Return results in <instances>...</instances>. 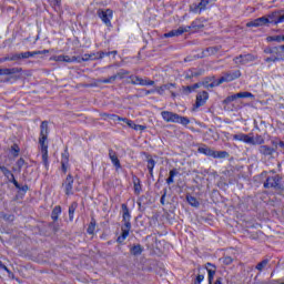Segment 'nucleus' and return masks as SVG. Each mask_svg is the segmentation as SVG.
<instances>
[{
    "mask_svg": "<svg viewBox=\"0 0 284 284\" xmlns=\"http://www.w3.org/2000/svg\"><path fill=\"white\" fill-rule=\"evenodd\" d=\"M11 152H12L13 156H19V152H20L19 145L13 144L11 146Z\"/></svg>",
    "mask_w": 284,
    "mask_h": 284,
    "instance_id": "obj_47",
    "label": "nucleus"
},
{
    "mask_svg": "<svg viewBox=\"0 0 284 284\" xmlns=\"http://www.w3.org/2000/svg\"><path fill=\"white\" fill-rule=\"evenodd\" d=\"M237 99H254V94H252L251 92H240L236 93Z\"/></svg>",
    "mask_w": 284,
    "mask_h": 284,
    "instance_id": "obj_32",
    "label": "nucleus"
},
{
    "mask_svg": "<svg viewBox=\"0 0 284 284\" xmlns=\"http://www.w3.org/2000/svg\"><path fill=\"white\" fill-rule=\"evenodd\" d=\"M209 4L210 0H201L200 3L197 4V10H200L201 12L202 10H205Z\"/></svg>",
    "mask_w": 284,
    "mask_h": 284,
    "instance_id": "obj_39",
    "label": "nucleus"
},
{
    "mask_svg": "<svg viewBox=\"0 0 284 284\" xmlns=\"http://www.w3.org/2000/svg\"><path fill=\"white\" fill-rule=\"evenodd\" d=\"M203 281H205V275L200 274L196 276L195 284H201V283H203Z\"/></svg>",
    "mask_w": 284,
    "mask_h": 284,
    "instance_id": "obj_50",
    "label": "nucleus"
},
{
    "mask_svg": "<svg viewBox=\"0 0 284 284\" xmlns=\"http://www.w3.org/2000/svg\"><path fill=\"white\" fill-rule=\"evenodd\" d=\"M281 54H284V45L277 47V55L281 57Z\"/></svg>",
    "mask_w": 284,
    "mask_h": 284,
    "instance_id": "obj_56",
    "label": "nucleus"
},
{
    "mask_svg": "<svg viewBox=\"0 0 284 284\" xmlns=\"http://www.w3.org/2000/svg\"><path fill=\"white\" fill-rule=\"evenodd\" d=\"M131 254H133V256H140V254H143V247L141 246V244L131 247Z\"/></svg>",
    "mask_w": 284,
    "mask_h": 284,
    "instance_id": "obj_28",
    "label": "nucleus"
},
{
    "mask_svg": "<svg viewBox=\"0 0 284 284\" xmlns=\"http://www.w3.org/2000/svg\"><path fill=\"white\" fill-rule=\"evenodd\" d=\"M214 284H223V283L221 282V278H217Z\"/></svg>",
    "mask_w": 284,
    "mask_h": 284,
    "instance_id": "obj_64",
    "label": "nucleus"
},
{
    "mask_svg": "<svg viewBox=\"0 0 284 284\" xmlns=\"http://www.w3.org/2000/svg\"><path fill=\"white\" fill-rule=\"evenodd\" d=\"M233 141H241L242 143H247V144H250V142H252V140L250 139V135H247L245 133L234 134Z\"/></svg>",
    "mask_w": 284,
    "mask_h": 284,
    "instance_id": "obj_19",
    "label": "nucleus"
},
{
    "mask_svg": "<svg viewBox=\"0 0 284 284\" xmlns=\"http://www.w3.org/2000/svg\"><path fill=\"white\" fill-rule=\"evenodd\" d=\"M192 28H196L194 22L191 24V27L190 26L180 27L179 29H175L168 33H164V37H165V39H170L172 37H181V34H184V32H190V30H192Z\"/></svg>",
    "mask_w": 284,
    "mask_h": 284,
    "instance_id": "obj_8",
    "label": "nucleus"
},
{
    "mask_svg": "<svg viewBox=\"0 0 284 284\" xmlns=\"http://www.w3.org/2000/svg\"><path fill=\"white\" fill-rule=\"evenodd\" d=\"M95 229H97V222L91 221V223H90V225H89V227L87 230L88 234H94V230Z\"/></svg>",
    "mask_w": 284,
    "mask_h": 284,
    "instance_id": "obj_43",
    "label": "nucleus"
},
{
    "mask_svg": "<svg viewBox=\"0 0 284 284\" xmlns=\"http://www.w3.org/2000/svg\"><path fill=\"white\" fill-rule=\"evenodd\" d=\"M136 132H143V130H145V125H141V124H135V129Z\"/></svg>",
    "mask_w": 284,
    "mask_h": 284,
    "instance_id": "obj_55",
    "label": "nucleus"
},
{
    "mask_svg": "<svg viewBox=\"0 0 284 284\" xmlns=\"http://www.w3.org/2000/svg\"><path fill=\"white\" fill-rule=\"evenodd\" d=\"M133 187L135 194H141V180L139 178H133Z\"/></svg>",
    "mask_w": 284,
    "mask_h": 284,
    "instance_id": "obj_27",
    "label": "nucleus"
},
{
    "mask_svg": "<svg viewBox=\"0 0 284 284\" xmlns=\"http://www.w3.org/2000/svg\"><path fill=\"white\" fill-rule=\"evenodd\" d=\"M53 6L61 8V0H53Z\"/></svg>",
    "mask_w": 284,
    "mask_h": 284,
    "instance_id": "obj_58",
    "label": "nucleus"
},
{
    "mask_svg": "<svg viewBox=\"0 0 284 284\" xmlns=\"http://www.w3.org/2000/svg\"><path fill=\"white\" fill-rule=\"evenodd\" d=\"M156 165V161L153 159L148 160V170L151 176H154V166Z\"/></svg>",
    "mask_w": 284,
    "mask_h": 284,
    "instance_id": "obj_29",
    "label": "nucleus"
},
{
    "mask_svg": "<svg viewBox=\"0 0 284 284\" xmlns=\"http://www.w3.org/2000/svg\"><path fill=\"white\" fill-rule=\"evenodd\" d=\"M77 207H79V204L77 202H73L69 206V220L74 221V212H77Z\"/></svg>",
    "mask_w": 284,
    "mask_h": 284,
    "instance_id": "obj_24",
    "label": "nucleus"
},
{
    "mask_svg": "<svg viewBox=\"0 0 284 284\" xmlns=\"http://www.w3.org/2000/svg\"><path fill=\"white\" fill-rule=\"evenodd\" d=\"M122 121H123V123H126V125H128L129 128H131L132 130H135L136 123H134V121L128 120V118H124Z\"/></svg>",
    "mask_w": 284,
    "mask_h": 284,
    "instance_id": "obj_42",
    "label": "nucleus"
},
{
    "mask_svg": "<svg viewBox=\"0 0 284 284\" xmlns=\"http://www.w3.org/2000/svg\"><path fill=\"white\" fill-rule=\"evenodd\" d=\"M62 170H63V172L67 171V169H65V161H63V160H62Z\"/></svg>",
    "mask_w": 284,
    "mask_h": 284,
    "instance_id": "obj_63",
    "label": "nucleus"
},
{
    "mask_svg": "<svg viewBox=\"0 0 284 284\" xmlns=\"http://www.w3.org/2000/svg\"><path fill=\"white\" fill-rule=\"evenodd\" d=\"M62 187L64 190V193L67 196H71V194H74L73 187H74V178H72L71 174L67 176L64 182L62 183Z\"/></svg>",
    "mask_w": 284,
    "mask_h": 284,
    "instance_id": "obj_11",
    "label": "nucleus"
},
{
    "mask_svg": "<svg viewBox=\"0 0 284 284\" xmlns=\"http://www.w3.org/2000/svg\"><path fill=\"white\" fill-rule=\"evenodd\" d=\"M174 88H176V83H166L161 87H156L155 92L158 94H160L161 97H163V94H165V92H170L171 97L173 99H175L176 92H174Z\"/></svg>",
    "mask_w": 284,
    "mask_h": 284,
    "instance_id": "obj_7",
    "label": "nucleus"
},
{
    "mask_svg": "<svg viewBox=\"0 0 284 284\" xmlns=\"http://www.w3.org/2000/svg\"><path fill=\"white\" fill-rule=\"evenodd\" d=\"M183 92H184V94H190V93H192V92H193V91H192V85L183 87Z\"/></svg>",
    "mask_w": 284,
    "mask_h": 284,
    "instance_id": "obj_54",
    "label": "nucleus"
},
{
    "mask_svg": "<svg viewBox=\"0 0 284 284\" xmlns=\"http://www.w3.org/2000/svg\"><path fill=\"white\" fill-rule=\"evenodd\" d=\"M210 99V94L206 91H202L196 95L195 108H202Z\"/></svg>",
    "mask_w": 284,
    "mask_h": 284,
    "instance_id": "obj_16",
    "label": "nucleus"
},
{
    "mask_svg": "<svg viewBox=\"0 0 284 284\" xmlns=\"http://www.w3.org/2000/svg\"><path fill=\"white\" fill-rule=\"evenodd\" d=\"M105 119H109V121H123L124 118H121L116 114H104Z\"/></svg>",
    "mask_w": 284,
    "mask_h": 284,
    "instance_id": "obj_41",
    "label": "nucleus"
},
{
    "mask_svg": "<svg viewBox=\"0 0 284 284\" xmlns=\"http://www.w3.org/2000/svg\"><path fill=\"white\" fill-rule=\"evenodd\" d=\"M205 270L209 274V283H212V281H214V276L216 274V266L212 263H206Z\"/></svg>",
    "mask_w": 284,
    "mask_h": 284,
    "instance_id": "obj_18",
    "label": "nucleus"
},
{
    "mask_svg": "<svg viewBox=\"0 0 284 284\" xmlns=\"http://www.w3.org/2000/svg\"><path fill=\"white\" fill-rule=\"evenodd\" d=\"M17 168H13V172H19L21 173V169L23 168V165H26V160H23V158H20L17 163H16Z\"/></svg>",
    "mask_w": 284,
    "mask_h": 284,
    "instance_id": "obj_31",
    "label": "nucleus"
},
{
    "mask_svg": "<svg viewBox=\"0 0 284 284\" xmlns=\"http://www.w3.org/2000/svg\"><path fill=\"white\" fill-rule=\"evenodd\" d=\"M116 81V77L112 75L109 79H104L101 82L102 83H114Z\"/></svg>",
    "mask_w": 284,
    "mask_h": 284,
    "instance_id": "obj_49",
    "label": "nucleus"
},
{
    "mask_svg": "<svg viewBox=\"0 0 284 284\" xmlns=\"http://www.w3.org/2000/svg\"><path fill=\"white\" fill-rule=\"evenodd\" d=\"M236 99H239V97L235 94L233 95H229L225 100H224V103H232L233 101H236Z\"/></svg>",
    "mask_w": 284,
    "mask_h": 284,
    "instance_id": "obj_46",
    "label": "nucleus"
},
{
    "mask_svg": "<svg viewBox=\"0 0 284 284\" xmlns=\"http://www.w3.org/2000/svg\"><path fill=\"white\" fill-rule=\"evenodd\" d=\"M230 153L226 151H213L212 159H227Z\"/></svg>",
    "mask_w": 284,
    "mask_h": 284,
    "instance_id": "obj_23",
    "label": "nucleus"
},
{
    "mask_svg": "<svg viewBox=\"0 0 284 284\" xmlns=\"http://www.w3.org/2000/svg\"><path fill=\"white\" fill-rule=\"evenodd\" d=\"M90 59H92V55H90V54H84L82 58V60H84V61H90Z\"/></svg>",
    "mask_w": 284,
    "mask_h": 284,
    "instance_id": "obj_61",
    "label": "nucleus"
},
{
    "mask_svg": "<svg viewBox=\"0 0 284 284\" xmlns=\"http://www.w3.org/2000/svg\"><path fill=\"white\" fill-rule=\"evenodd\" d=\"M267 23H270V19H267V17H261L251 22H247L246 28H261L263 26H267Z\"/></svg>",
    "mask_w": 284,
    "mask_h": 284,
    "instance_id": "obj_13",
    "label": "nucleus"
},
{
    "mask_svg": "<svg viewBox=\"0 0 284 284\" xmlns=\"http://www.w3.org/2000/svg\"><path fill=\"white\" fill-rule=\"evenodd\" d=\"M268 19V23H273V26H278V23H284V10H276L266 16Z\"/></svg>",
    "mask_w": 284,
    "mask_h": 284,
    "instance_id": "obj_6",
    "label": "nucleus"
},
{
    "mask_svg": "<svg viewBox=\"0 0 284 284\" xmlns=\"http://www.w3.org/2000/svg\"><path fill=\"white\" fill-rule=\"evenodd\" d=\"M77 57L64 55L63 63H74Z\"/></svg>",
    "mask_w": 284,
    "mask_h": 284,
    "instance_id": "obj_45",
    "label": "nucleus"
},
{
    "mask_svg": "<svg viewBox=\"0 0 284 284\" xmlns=\"http://www.w3.org/2000/svg\"><path fill=\"white\" fill-rule=\"evenodd\" d=\"M199 88H201L200 83H195V84L191 85V89H192L193 92H194V90H196Z\"/></svg>",
    "mask_w": 284,
    "mask_h": 284,
    "instance_id": "obj_59",
    "label": "nucleus"
},
{
    "mask_svg": "<svg viewBox=\"0 0 284 284\" xmlns=\"http://www.w3.org/2000/svg\"><path fill=\"white\" fill-rule=\"evenodd\" d=\"M241 77V70L235 71H229L223 74L220 79L214 81L211 85H221L222 83H230L232 81H236V79H240Z\"/></svg>",
    "mask_w": 284,
    "mask_h": 284,
    "instance_id": "obj_4",
    "label": "nucleus"
},
{
    "mask_svg": "<svg viewBox=\"0 0 284 284\" xmlns=\"http://www.w3.org/2000/svg\"><path fill=\"white\" fill-rule=\"evenodd\" d=\"M32 57H37V51H27L20 53V59H30Z\"/></svg>",
    "mask_w": 284,
    "mask_h": 284,
    "instance_id": "obj_34",
    "label": "nucleus"
},
{
    "mask_svg": "<svg viewBox=\"0 0 284 284\" xmlns=\"http://www.w3.org/2000/svg\"><path fill=\"white\" fill-rule=\"evenodd\" d=\"M41 145V154H42V161L48 168V144H40Z\"/></svg>",
    "mask_w": 284,
    "mask_h": 284,
    "instance_id": "obj_22",
    "label": "nucleus"
},
{
    "mask_svg": "<svg viewBox=\"0 0 284 284\" xmlns=\"http://www.w3.org/2000/svg\"><path fill=\"white\" fill-rule=\"evenodd\" d=\"M283 58L281 57V55H278V54H274V55H272V57H270V58H266L265 59V61H266V63H276V61H281Z\"/></svg>",
    "mask_w": 284,
    "mask_h": 284,
    "instance_id": "obj_38",
    "label": "nucleus"
},
{
    "mask_svg": "<svg viewBox=\"0 0 284 284\" xmlns=\"http://www.w3.org/2000/svg\"><path fill=\"white\" fill-rule=\"evenodd\" d=\"M0 171L6 176V179H8L9 183H13V185H14V187H17V190H21V184H19L17 179H14V174H12L11 170H9L6 166H0Z\"/></svg>",
    "mask_w": 284,
    "mask_h": 284,
    "instance_id": "obj_9",
    "label": "nucleus"
},
{
    "mask_svg": "<svg viewBox=\"0 0 284 284\" xmlns=\"http://www.w3.org/2000/svg\"><path fill=\"white\" fill-rule=\"evenodd\" d=\"M0 267H1V270H4V272H8V274H12L11 272H10V270L8 268V266H6L3 263H1L0 262Z\"/></svg>",
    "mask_w": 284,
    "mask_h": 284,
    "instance_id": "obj_57",
    "label": "nucleus"
},
{
    "mask_svg": "<svg viewBox=\"0 0 284 284\" xmlns=\"http://www.w3.org/2000/svg\"><path fill=\"white\" fill-rule=\"evenodd\" d=\"M221 50V47H210L205 50L204 57H212Z\"/></svg>",
    "mask_w": 284,
    "mask_h": 284,
    "instance_id": "obj_25",
    "label": "nucleus"
},
{
    "mask_svg": "<svg viewBox=\"0 0 284 284\" xmlns=\"http://www.w3.org/2000/svg\"><path fill=\"white\" fill-rule=\"evenodd\" d=\"M251 142H248V145H263L265 143V139H263L261 135L250 136Z\"/></svg>",
    "mask_w": 284,
    "mask_h": 284,
    "instance_id": "obj_20",
    "label": "nucleus"
},
{
    "mask_svg": "<svg viewBox=\"0 0 284 284\" xmlns=\"http://www.w3.org/2000/svg\"><path fill=\"white\" fill-rule=\"evenodd\" d=\"M267 41H276L277 43L282 42V36H272L267 38Z\"/></svg>",
    "mask_w": 284,
    "mask_h": 284,
    "instance_id": "obj_48",
    "label": "nucleus"
},
{
    "mask_svg": "<svg viewBox=\"0 0 284 284\" xmlns=\"http://www.w3.org/2000/svg\"><path fill=\"white\" fill-rule=\"evenodd\" d=\"M122 234L118 237V243H123L128 236H130V230H132V223L130 222L132 219V215H130V210L128 209L126 204H122Z\"/></svg>",
    "mask_w": 284,
    "mask_h": 284,
    "instance_id": "obj_1",
    "label": "nucleus"
},
{
    "mask_svg": "<svg viewBox=\"0 0 284 284\" xmlns=\"http://www.w3.org/2000/svg\"><path fill=\"white\" fill-rule=\"evenodd\" d=\"M128 74H130V71L121 70L116 74H114V77H115V80L116 79H125V77H128Z\"/></svg>",
    "mask_w": 284,
    "mask_h": 284,
    "instance_id": "obj_40",
    "label": "nucleus"
},
{
    "mask_svg": "<svg viewBox=\"0 0 284 284\" xmlns=\"http://www.w3.org/2000/svg\"><path fill=\"white\" fill-rule=\"evenodd\" d=\"M186 201L192 205V207H199V200H196V197L187 195Z\"/></svg>",
    "mask_w": 284,
    "mask_h": 284,
    "instance_id": "obj_33",
    "label": "nucleus"
},
{
    "mask_svg": "<svg viewBox=\"0 0 284 284\" xmlns=\"http://www.w3.org/2000/svg\"><path fill=\"white\" fill-rule=\"evenodd\" d=\"M161 116L166 123H180L181 125H190V119L181 116L174 112L162 111Z\"/></svg>",
    "mask_w": 284,
    "mask_h": 284,
    "instance_id": "obj_2",
    "label": "nucleus"
},
{
    "mask_svg": "<svg viewBox=\"0 0 284 284\" xmlns=\"http://www.w3.org/2000/svg\"><path fill=\"white\" fill-rule=\"evenodd\" d=\"M232 262H233V260L231 256H226L223 258L224 265H232Z\"/></svg>",
    "mask_w": 284,
    "mask_h": 284,
    "instance_id": "obj_51",
    "label": "nucleus"
},
{
    "mask_svg": "<svg viewBox=\"0 0 284 284\" xmlns=\"http://www.w3.org/2000/svg\"><path fill=\"white\" fill-rule=\"evenodd\" d=\"M48 52H50V51H48V50L36 51V55L37 54H48Z\"/></svg>",
    "mask_w": 284,
    "mask_h": 284,
    "instance_id": "obj_62",
    "label": "nucleus"
},
{
    "mask_svg": "<svg viewBox=\"0 0 284 284\" xmlns=\"http://www.w3.org/2000/svg\"><path fill=\"white\" fill-rule=\"evenodd\" d=\"M179 174V172H176L175 169L171 170L169 172V179H166V183L168 185H172V183H174V178Z\"/></svg>",
    "mask_w": 284,
    "mask_h": 284,
    "instance_id": "obj_30",
    "label": "nucleus"
},
{
    "mask_svg": "<svg viewBox=\"0 0 284 284\" xmlns=\"http://www.w3.org/2000/svg\"><path fill=\"white\" fill-rule=\"evenodd\" d=\"M63 60H64V55H54L53 57V61H58L60 63H63Z\"/></svg>",
    "mask_w": 284,
    "mask_h": 284,
    "instance_id": "obj_53",
    "label": "nucleus"
},
{
    "mask_svg": "<svg viewBox=\"0 0 284 284\" xmlns=\"http://www.w3.org/2000/svg\"><path fill=\"white\" fill-rule=\"evenodd\" d=\"M18 70L12 69H0V77H10V74H17Z\"/></svg>",
    "mask_w": 284,
    "mask_h": 284,
    "instance_id": "obj_26",
    "label": "nucleus"
},
{
    "mask_svg": "<svg viewBox=\"0 0 284 284\" xmlns=\"http://www.w3.org/2000/svg\"><path fill=\"white\" fill-rule=\"evenodd\" d=\"M105 57H110V53L109 52H103V51L98 53V59H105Z\"/></svg>",
    "mask_w": 284,
    "mask_h": 284,
    "instance_id": "obj_52",
    "label": "nucleus"
},
{
    "mask_svg": "<svg viewBox=\"0 0 284 284\" xmlns=\"http://www.w3.org/2000/svg\"><path fill=\"white\" fill-rule=\"evenodd\" d=\"M98 17L103 21L109 28L112 26V17H113V11L111 9L106 10H99L98 11Z\"/></svg>",
    "mask_w": 284,
    "mask_h": 284,
    "instance_id": "obj_10",
    "label": "nucleus"
},
{
    "mask_svg": "<svg viewBox=\"0 0 284 284\" xmlns=\"http://www.w3.org/2000/svg\"><path fill=\"white\" fill-rule=\"evenodd\" d=\"M129 79L132 85H142V87L154 85V81L150 79H143L138 75H130Z\"/></svg>",
    "mask_w": 284,
    "mask_h": 284,
    "instance_id": "obj_12",
    "label": "nucleus"
},
{
    "mask_svg": "<svg viewBox=\"0 0 284 284\" xmlns=\"http://www.w3.org/2000/svg\"><path fill=\"white\" fill-rule=\"evenodd\" d=\"M264 52L266 53V54H278V49H277V47H274V48H271V49H265L264 50Z\"/></svg>",
    "mask_w": 284,
    "mask_h": 284,
    "instance_id": "obj_44",
    "label": "nucleus"
},
{
    "mask_svg": "<svg viewBox=\"0 0 284 284\" xmlns=\"http://www.w3.org/2000/svg\"><path fill=\"white\" fill-rule=\"evenodd\" d=\"M48 123L43 121L40 125V138H39V143L40 145L45 144V141H48Z\"/></svg>",
    "mask_w": 284,
    "mask_h": 284,
    "instance_id": "obj_15",
    "label": "nucleus"
},
{
    "mask_svg": "<svg viewBox=\"0 0 284 284\" xmlns=\"http://www.w3.org/2000/svg\"><path fill=\"white\" fill-rule=\"evenodd\" d=\"M4 61H21V53H14L4 58Z\"/></svg>",
    "mask_w": 284,
    "mask_h": 284,
    "instance_id": "obj_37",
    "label": "nucleus"
},
{
    "mask_svg": "<svg viewBox=\"0 0 284 284\" xmlns=\"http://www.w3.org/2000/svg\"><path fill=\"white\" fill-rule=\"evenodd\" d=\"M60 214H61V207L58 205V206H55V207L53 209L52 214H51V217H52L54 221H58Z\"/></svg>",
    "mask_w": 284,
    "mask_h": 284,
    "instance_id": "obj_36",
    "label": "nucleus"
},
{
    "mask_svg": "<svg viewBox=\"0 0 284 284\" xmlns=\"http://www.w3.org/2000/svg\"><path fill=\"white\" fill-rule=\"evenodd\" d=\"M270 263V261L267 260H263L262 262H260L256 266L255 270H257L258 272H263L265 267H267V264Z\"/></svg>",
    "mask_w": 284,
    "mask_h": 284,
    "instance_id": "obj_35",
    "label": "nucleus"
},
{
    "mask_svg": "<svg viewBox=\"0 0 284 284\" xmlns=\"http://www.w3.org/2000/svg\"><path fill=\"white\" fill-rule=\"evenodd\" d=\"M271 284H284V282L281 280H273L271 281Z\"/></svg>",
    "mask_w": 284,
    "mask_h": 284,
    "instance_id": "obj_60",
    "label": "nucleus"
},
{
    "mask_svg": "<svg viewBox=\"0 0 284 284\" xmlns=\"http://www.w3.org/2000/svg\"><path fill=\"white\" fill-rule=\"evenodd\" d=\"M262 174L265 175L266 180L264 182V187L266 190L270 189H274V190H278L281 189V181H283V178H281V175L276 174V175H267V172H263Z\"/></svg>",
    "mask_w": 284,
    "mask_h": 284,
    "instance_id": "obj_3",
    "label": "nucleus"
},
{
    "mask_svg": "<svg viewBox=\"0 0 284 284\" xmlns=\"http://www.w3.org/2000/svg\"><path fill=\"white\" fill-rule=\"evenodd\" d=\"M258 152L260 154H262V156H265L266 159H274V154L276 153V150L268 145H261L258 148Z\"/></svg>",
    "mask_w": 284,
    "mask_h": 284,
    "instance_id": "obj_14",
    "label": "nucleus"
},
{
    "mask_svg": "<svg viewBox=\"0 0 284 284\" xmlns=\"http://www.w3.org/2000/svg\"><path fill=\"white\" fill-rule=\"evenodd\" d=\"M109 159L116 170H121V161H119L116 152H114L112 149L109 150Z\"/></svg>",
    "mask_w": 284,
    "mask_h": 284,
    "instance_id": "obj_17",
    "label": "nucleus"
},
{
    "mask_svg": "<svg viewBox=\"0 0 284 284\" xmlns=\"http://www.w3.org/2000/svg\"><path fill=\"white\" fill-rule=\"evenodd\" d=\"M197 152H200V154H205V156H213L214 154V150H212L210 146H200L197 149Z\"/></svg>",
    "mask_w": 284,
    "mask_h": 284,
    "instance_id": "obj_21",
    "label": "nucleus"
},
{
    "mask_svg": "<svg viewBox=\"0 0 284 284\" xmlns=\"http://www.w3.org/2000/svg\"><path fill=\"white\" fill-rule=\"evenodd\" d=\"M256 60V55L252 53L240 54L233 59L235 65H247L250 63H254Z\"/></svg>",
    "mask_w": 284,
    "mask_h": 284,
    "instance_id": "obj_5",
    "label": "nucleus"
}]
</instances>
